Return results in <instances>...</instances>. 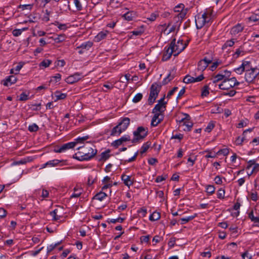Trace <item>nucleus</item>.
Returning <instances> with one entry per match:
<instances>
[{"label":"nucleus","mask_w":259,"mask_h":259,"mask_svg":"<svg viewBox=\"0 0 259 259\" xmlns=\"http://www.w3.org/2000/svg\"><path fill=\"white\" fill-rule=\"evenodd\" d=\"M94 146H83L77 148L78 151L75 153L73 158L79 161H87L93 158L97 153Z\"/></svg>","instance_id":"1"},{"label":"nucleus","mask_w":259,"mask_h":259,"mask_svg":"<svg viewBox=\"0 0 259 259\" xmlns=\"http://www.w3.org/2000/svg\"><path fill=\"white\" fill-rule=\"evenodd\" d=\"M212 20V10H207L204 13H198L195 16V23L197 29H201L205 25L209 26Z\"/></svg>","instance_id":"2"},{"label":"nucleus","mask_w":259,"mask_h":259,"mask_svg":"<svg viewBox=\"0 0 259 259\" xmlns=\"http://www.w3.org/2000/svg\"><path fill=\"white\" fill-rule=\"evenodd\" d=\"M161 85L157 83H153L150 87V94L148 101L149 105H152L157 98Z\"/></svg>","instance_id":"3"},{"label":"nucleus","mask_w":259,"mask_h":259,"mask_svg":"<svg viewBox=\"0 0 259 259\" xmlns=\"http://www.w3.org/2000/svg\"><path fill=\"white\" fill-rule=\"evenodd\" d=\"M185 5L183 4H180L174 8V11L179 13L174 19L178 23L179 21L182 20L185 17L187 13V9H185Z\"/></svg>","instance_id":"4"},{"label":"nucleus","mask_w":259,"mask_h":259,"mask_svg":"<svg viewBox=\"0 0 259 259\" xmlns=\"http://www.w3.org/2000/svg\"><path fill=\"white\" fill-rule=\"evenodd\" d=\"M240 84L239 82L237 81L235 77L231 78H225L221 83L219 84V89L222 90H228Z\"/></svg>","instance_id":"5"},{"label":"nucleus","mask_w":259,"mask_h":259,"mask_svg":"<svg viewBox=\"0 0 259 259\" xmlns=\"http://www.w3.org/2000/svg\"><path fill=\"white\" fill-rule=\"evenodd\" d=\"M135 138L132 140L133 143H137L139 140L144 139L148 134V128L143 126H139L137 130L134 132Z\"/></svg>","instance_id":"6"},{"label":"nucleus","mask_w":259,"mask_h":259,"mask_svg":"<svg viewBox=\"0 0 259 259\" xmlns=\"http://www.w3.org/2000/svg\"><path fill=\"white\" fill-rule=\"evenodd\" d=\"M247 69L245 71V79L246 81L251 83L254 81L259 72H257L256 68H252L250 64L248 65Z\"/></svg>","instance_id":"7"},{"label":"nucleus","mask_w":259,"mask_h":259,"mask_svg":"<svg viewBox=\"0 0 259 259\" xmlns=\"http://www.w3.org/2000/svg\"><path fill=\"white\" fill-rule=\"evenodd\" d=\"M248 217L251 222L254 223H259V206H256L254 210L249 213ZM257 226H259V225H257Z\"/></svg>","instance_id":"8"},{"label":"nucleus","mask_w":259,"mask_h":259,"mask_svg":"<svg viewBox=\"0 0 259 259\" xmlns=\"http://www.w3.org/2000/svg\"><path fill=\"white\" fill-rule=\"evenodd\" d=\"M204 79V76L202 74L200 75L197 77H194L190 75H187L183 79V82L186 83H190L195 82H199Z\"/></svg>","instance_id":"9"},{"label":"nucleus","mask_w":259,"mask_h":259,"mask_svg":"<svg viewBox=\"0 0 259 259\" xmlns=\"http://www.w3.org/2000/svg\"><path fill=\"white\" fill-rule=\"evenodd\" d=\"M212 62V60L207 59L205 57L203 59L201 60L198 63L197 69L199 71H204L209 64Z\"/></svg>","instance_id":"10"},{"label":"nucleus","mask_w":259,"mask_h":259,"mask_svg":"<svg viewBox=\"0 0 259 259\" xmlns=\"http://www.w3.org/2000/svg\"><path fill=\"white\" fill-rule=\"evenodd\" d=\"M82 77L81 74L75 73L73 75L68 76L66 79V82L69 84H72L81 79Z\"/></svg>","instance_id":"11"},{"label":"nucleus","mask_w":259,"mask_h":259,"mask_svg":"<svg viewBox=\"0 0 259 259\" xmlns=\"http://www.w3.org/2000/svg\"><path fill=\"white\" fill-rule=\"evenodd\" d=\"M130 123V119L128 117L123 118L121 121L118 124L119 126V133L125 131Z\"/></svg>","instance_id":"12"},{"label":"nucleus","mask_w":259,"mask_h":259,"mask_svg":"<svg viewBox=\"0 0 259 259\" xmlns=\"http://www.w3.org/2000/svg\"><path fill=\"white\" fill-rule=\"evenodd\" d=\"M250 62L247 61H243L241 65L237 68L234 69V71L238 74H241L244 71H245L248 67V65H250Z\"/></svg>","instance_id":"13"},{"label":"nucleus","mask_w":259,"mask_h":259,"mask_svg":"<svg viewBox=\"0 0 259 259\" xmlns=\"http://www.w3.org/2000/svg\"><path fill=\"white\" fill-rule=\"evenodd\" d=\"M253 166V168L250 174H248V176L251 175L253 172H256L259 170V164L255 163L254 160H249L248 162V165L246 167L247 169H250Z\"/></svg>","instance_id":"14"},{"label":"nucleus","mask_w":259,"mask_h":259,"mask_svg":"<svg viewBox=\"0 0 259 259\" xmlns=\"http://www.w3.org/2000/svg\"><path fill=\"white\" fill-rule=\"evenodd\" d=\"M176 40V38H174L169 45V48H171V50H172L174 52V56H178L182 52V49L179 48Z\"/></svg>","instance_id":"15"},{"label":"nucleus","mask_w":259,"mask_h":259,"mask_svg":"<svg viewBox=\"0 0 259 259\" xmlns=\"http://www.w3.org/2000/svg\"><path fill=\"white\" fill-rule=\"evenodd\" d=\"M131 140L130 136L128 135H124L121 137L120 139L114 141L112 145L115 148H117L119 146L121 145L123 142L130 141Z\"/></svg>","instance_id":"16"},{"label":"nucleus","mask_w":259,"mask_h":259,"mask_svg":"<svg viewBox=\"0 0 259 259\" xmlns=\"http://www.w3.org/2000/svg\"><path fill=\"white\" fill-rule=\"evenodd\" d=\"M172 54L174 55V52L171 48H169V46L165 47L164 50V53L163 54L162 60L163 61L169 60Z\"/></svg>","instance_id":"17"},{"label":"nucleus","mask_w":259,"mask_h":259,"mask_svg":"<svg viewBox=\"0 0 259 259\" xmlns=\"http://www.w3.org/2000/svg\"><path fill=\"white\" fill-rule=\"evenodd\" d=\"M17 80V77L15 75H10L7 77L5 79L2 81L4 85L8 87L12 84L15 83Z\"/></svg>","instance_id":"18"},{"label":"nucleus","mask_w":259,"mask_h":259,"mask_svg":"<svg viewBox=\"0 0 259 259\" xmlns=\"http://www.w3.org/2000/svg\"><path fill=\"white\" fill-rule=\"evenodd\" d=\"M166 106L164 105V104H157L154 108L152 110V113H160V115H161V113L163 112L165 109Z\"/></svg>","instance_id":"19"},{"label":"nucleus","mask_w":259,"mask_h":259,"mask_svg":"<svg viewBox=\"0 0 259 259\" xmlns=\"http://www.w3.org/2000/svg\"><path fill=\"white\" fill-rule=\"evenodd\" d=\"M175 71L174 69H172L171 71L169 72L167 76L163 79L162 80V84L165 85L167 84L169 82H170L171 80H172L175 76Z\"/></svg>","instance_id":"20"},{"label":"nucleus","mask_w":259,"mask_h":259,"mask_svg":"<svg viewBox=\"0 0 259 259\" xmlns=\"http://www.w3.org/2000/svg\"><path fill=\"white\" fill-rule=\"evenodd\" d=\"M59 211V209H55L53 211L50 212V215L52 217L53 220L58 221L61 220L62 216Z\"/></svg>","instance_id":"21"},{"label":"nucleus","mask_w":259,"mask_h":259,"mask_svg":"<svg viewBox=\"0 0 259 259\" xmlns=\"http://www.w3.org/2000/svg\"><path fill=\"white\" fill-rule=\"evenodd\" d=\"M160 116V113H155L153 117L151 124L153 126H157L160 122L162 120V118H159V117Z\"/></svg>","instance_id":"22"},{"label":"nucleus","mask_w":259,"mask_h":259,"mask_svg":"<svg viewBox=\"0 0 259 259\" xmlns=\"http://www.w3.org/2000/svg\"><path fill=\"white\" fill-rule=\"evenodd\" d=\"M198 214L194 213L193 214L180 219V221L181 225H184L197 217Z\"/></svg>","instance_id":"23"},{"label":"nucleus","mask_w":259,"mask_h":259,"mask_svg":"<svg viewBox=\"0 0 259 259\" xmlns=\"http://www.w3.org/2000/svg\"><path fill=\"white\" fill-rule=\"evenodd\" d=\"M243 29V27L240 24H238L235 26L233 27L231 29V33L233 35H236L238 33L241 32Z\"/></svg>","instance_id":"24"},{"label":"nucleus","mask_w":259,"mask_h":259,"mask_svg":"<svg viewBox=\"0 0 259 259\" xmlns=\"http://www.w3.org/2000/svg\"><path fill=\"white\" fill-rule=\"evenodd\" d=\"M108 33L109 32L107 30L101 31L95 36V40L97 42H99L104 39Z\"/></svg>","instance_id":"25"},{"label":"nucleus","mask_w":259,"mask_h":259,"mask_svg":"<svg viewBox=\"0 0 259 259\" xmlns=\"http://www.w3.org/2000/svg\"><path fill=\"white\" fill-rule=\"evenodd\" d=\"M51 1V0H35L33 5L37 8H43Z\"/></svg>","instance_id":"26"},{"label":"nucleus","mask_w":259,"mask_h":259,"mask_svg":"<svg viewBox=\"0 0 259 259\" xmlns=\"http://www.w3.org/2000/svg\"><path fill=\"white\" fill-rule=\"evenodd\" d=\"M93 45V43L92 41H88L82 43L80 46L77 47L76 49L82 48L84 50H89Z\"/></svg>","instance_id":"27"},{"label":"nucleus","mask_w":259,"mask_h":259,"mask_svg":"<svg viewBox=\"0 0 259 259\" xmlns=\"http://www.w3.org/2000/svg\"><path fill=\"white\" fill-rule=\"evenodd\" d=\"M110 151L109 150H107L101 153V154L99 155V158L98 160L99 161H105L107 159H108L110 157V155L109 154L110 153Z\"/></svg>","instance_id":"28"},{"label":"nucleus","mask_w":259,"mask_h":259,"mask_svg":"<svg viewBox=\"0 0 259 259\" xmlns=\"http://www.w3.org/2000/svg\"><path fill=\"white\" fill-rule=\"evenodd\" d=\"M75 146V143L73 142H69L63 144L61 147L62 148L63 152L66 151L67 150L72 149Z\"/></svg>","instance_id":"29"},{"label":"nucleus","mask_w":259,"mask_h":259,"mask_svg":"<svg viewBox=\"0 0 259 259\" xmlns=\"http://www.w3.org/2000/svg\"><path fill=\"white\" fill-rule=\"evenodd\" d=\"M23 196H22L20 197L21 202H20L19 200H18V206L20 207V208L21 209V210L24 209L26 208V205L25 204V203L26 201L27 200L26 195H25L24 197H23Z\"/></svg>","instance_id":"30"},{"label":"nucleus","mask_w":259,"mask_h":259,"mask_svg":"<svg viewBox=\"0 0 259 259\" xmlns=\"http://www.w3.org/2000/svg\"><path fill=\"white\" fill-rule=\"evenodd\" d=\"M160 218V214L159 212L157 211H154L152 214H151L149 216V220L151 221H157Z\"/></svg>","instance_id":"31"},{"label":"nucleus","mask_w":259,"mask_h":259,"mask_svg":"<svg viewBox=\"0 0 259 259\" xmlns=\"http://www.w3.org/2000/svg\"><path fill=\"white\" fill-rule=\"evenodd\" d=\"M112 185L111 184H105L103 187H102V191L97 193L96 194H104V195H105V194H107V191H105V190H107V189H109V192L110 193H111V191L110 190V188L111 187Z\"/></svg>","instance_id":"32"},{"label":"nucleus","mask_w":259,"mask_h":259,"mask_svg":"<svg viewBox=\"0 0 259 259\" xmlns=\"http://www.w3.org/2000/svg\"><path fill=\"white\" fill-rule=\"evenodd\" d=\"M121 179L123 181L124 184L127 186L131 185L133 184L131 180V177L126 175H122Z\"/></svg>","instance_id":"33"},{"label":"nucleus","mask_w":259,"mask_h":259,"mask_svg":"<svg viewBox=\"0 0 259 259\" xmlns=\"http://www.w3.org/2000/svg\"><path fill=\"white\" fill-rule=\"evenodd\" d=\"M224 79L225 78L224 76H223V73H219L213 77V78L212 79V82L213 83H215L221 80H224Z\"/></svg>","instance_id":"34"},{"label":"nucleus","mask_w":259,"mask_h":259,"mask_svg":"<svg viewBox=\"0 0 259 259\" xmlns=\"http://www.w3.org/2000/svg\"><path fill=\"white\" fill-rule=\"evenodd\" d=\"M150 145H151L150 142H147L146 143H144L141 147L140 153L141 154H143L144 153H145L147 151V150L149 148Z\"/></svg>","instance_id":"35"},{"label":"nucleus","mask_w":259,"mask_h":259,"mask_svg":"<svg viewBox=\"0 0 259 259\" xmlns=\"http://www.w3.org/2000/svg\"><path fill=\"white\" fill-rule=\"evenodd\" d=\"M107 196V195H94L92 198V202L96 203V201H102Z\"/></svg>","instance_id":"36"},{"label":"nucleus","mask_w":259,"mask_h":259,"mask_svg":"<svg viewBox=\"0 0 259 259\" xmlns=\"http://www.w3.org/2000/svg\"><path fill=\"white\" fill-rule=\"evenodd\" d=\"M55 96L57 100L64 99L67 97V95L66 94L61 93L59 91H56L55 92Z\"/></svg>","instance_id":"37"},{"label":"nucleus","mask_w":259,"mask_h":259,"mask_svg":"<svg viewBox=\"0 0 259 259\" xmlns=\"http://www.w3.org/2000/svg\"><path fill=\"white\" fill-rule=\"evenodd\" d=\"M89 139V136H83L82 137H78L74 140V141L73 142V143H75V146L78 143H82L85 141V140Z\"/></svg>","instance_id":"38"},{"label":"nucleus","mask_w":259,"mask_h":259,"mask_svg":"<svg viewBox=\"0 0 259 259\" xmlns=\"http://www.w3.org/2000/svg\"><path fill=\"white\" fill-rule=\"evenodd\" d=\"M32 160V158L30 157H27V158H24L19 161H17L14 162L15 165L25 164L27 162H30Z\"/></svg>","instance_id":"39"},{"label":"nucleus","mask_w":259,"mask_h":259,"mask_svg":"<svg viewBox=\"0 0 259 259\" xmlns=\"http://www.w3.org/2000/svg\"><path fill=\"white\" fill-rule=\"evenodd\" d=\"M119 126L117 124L116 126L114 127L112 130L111 133L110 135L111 136H114L116 135L119 136L121 133H119Z\"/></svg>","instance_id":"40"},{"label":"nucleus","mask_w":259,"mask_h":259,"mask_svg":"<svg viewBox=\"0 0 259 259\" xmlns=\"http://www.w3.org/2000/svg\"><path fill=\"white\" fill-rule=\"evenodd\" d=\"M183 122V125H185L186 127V128H184V131H190L191 130V128L193 126V123L190 121H185Z\"/></svg>","instance_id":"41"},{"label":"nucleus","mask_w":259,"mask_h":259,"mask_svg":"<svg viewBox=\"0 0 259 259\" xmlns=\"http://www.w3.org/2000/svg\"><path fill=\"white\" fill-rule=\"evenodd\" d=\"M209 94V87L208 85H205L204 86L203 89H202L201 92V97H206Z\"/></svg>","instance_id":"42"},{"label":"nucleus","mask_w":259,"mask_h":259,"mask_svg":"<svg viewBox=\"0 0 259 259\" xmlns=\"http://www.w3.org/2000/svg\"><path fill=\"white\" fill-rule=\"evenodd\" d=\"M65 38L64 34H60L58 35L56 37L54 38L53 39L56 42L59 43L65 40Z\"/></svg>","instance_id":"43"},{"label":"nucleus","mask_w":259,"mask_h":259,"mask_svg":"<svg viewBox=\"0 0 259 259\" xmlns=\"http://www.w3.org/2000/svg\"><path fill=\"white\" fill-rule=\"evenodd\" d=\"M63 160H60L58 159H54L52 160H50L48 161L49 166H57L60 162H62Z\"/></svg>","instance_id":"44"},{"label":"nucleus","mask_w":259,"mask_h":259,"mask_svg":"<svg viewBox=\"0 0 259 259\" xmlns=\"http://www.w3.org/2000/svg\"><path fill=\"white\" fill-rule=\"evenodd\" d=\"M137 212L140 214L142 217H145L147 213V210L146 208L143 207L139 209Z\"/></svg>","instance_id":"45"},{"label":"nucleus","mask_w":259,"mask_h":259,"mask_svg":"<svg viewBox=\"0 0 259 259\" xmlns=\"http://www.w3.org/2000/svg\"><path fill=\"white\" fill-rule=\"evenodd\" d=\"M143 97V95L141 93H138L136 94L133 99V102L134 103H138L141 100Z\"/></svg>","instance_id":"46"},{"label":"nucleus","mask_w":259,"mask_h":259,"mask_svg":"<svg viewBox=\"0 0 259 259\" xmlns=\"http://www.w3.org/2000/svg\"><path fill=\"white\" fill-rule=\"evenodd\" d=\"M177 42L179 48L182 49V52L186 48L187 46L186 43H184L182 39H179Z\"/></svg>","instance_id":"47"},{"label":"nucleus","mask_w":259,"mask_h":259,"mask_svg":"<svg viewBox=\"0 0 259 259\" xmlns=\"http://www.w3.org/2000/svg\"><path fill=\"white\" fill-rule=\"evenodd\" d=\"M234 41L233 40V39H231V40H227L225 44L222 47V49H226L228 47H232L234 45Z\"/></svg>","instance_id":"48"},{"label":"nucleus","mask_w":259,"mask_h":259,"mask_svg":"<svg viewBox=\"0 0 259 259\" xmlns=\"http://www.w3.org/2000/svg\"><path fill=\"white\" fill-rule=\"evenodd\" d=\"M38 128H39V127H38V125L35 123H33L32 124L28 126V130L30 132H36L38 130Z\"/></svg>","instance_id":"49"},{"label":"nucleus","mask_w":259,"mask_h":259,"mask_svg":"<svg viewBox=\"0 0 259 259\" xmlns=\"http://www.w3.org/2000/svg\"><path fill=\"white\" fill-rule=\"evenodd\" d=\"M33 5V4L28 5H20L18 6V8H21L22 10H24L25 9H29L31 10L32 9V7Z\"/></svg>","instance_id":"50"},{"label":"nucleus","mask_w":259,"mask_h":259,"mask_svg":"<svg viewBox=\"0 0 259 259\" xmlns=\"http://www.w3.org/2000/svg\"><path fill=\"white\" fill-rule=\"evenodd\" d=\"M206 191L207 193L212 194L215 191V188L213 185H208L206 187Z\"/></svg>","instance_id":"51"},{"label":"nucleus","mask_w":259,"mask_h":259,"mask_svg":"<svg viewBox=\"0 0 259 259\" xmlns=\"http://www.w3.org/2000/svg\"><path fill=\"white\" fill-rule=\"evenodd\" d=\"M245 140V136H243V137H240V136H239L236 138L235 140V144L236 145H242V143Z\"/></svg>","instance_id":"52"},{"label":"nucleus","mask_w":259,"mask_h":259,"mask_svg":"<svg viewBox=\"0 0 259 259\" xmlns=\"http://www.w3.org/2000/svg\"><path fill=\"white\" fill-rule=\"evenodd\" d=\"M124 219L120 217H118L117 219H109V222L111 223H116V222L122 223L124 221Z\"/></svg>","instance_id":"53"},{"label":"nucleus","mask_w":259,"mask_h":259,"mask_svg":"<svg viewBox=\"0 0 259 259\" xmlns=\"http://www.w3.org/2000/svg\"><path fill=\"white\" fill-rule=\"evenodd\" d=\"M214 123L213 121H210L208 124L207 127L205 128V131L207 132H210L214 128Z\"/></svg>","instance_id":"54"},{"label":"nucleus","mask_w":259,"mask_h":259,"mask_svg":"<svg viewBox=\"0 0 259 259\" xmlns=\"http://www.w3.org/2000/svg\"><path fill=\"white\" fill-rule=\"evenodd\" d=\"M54 24L55 25L58 26V27L60 30H66L67 29L66 25L65 24H60L58 21H56Z\"/></svg>","instance_id":"55"},{"label":"nucleus","mask_w":259,"mask_h":259,"mask_svg":"<svg viewBox=\"0 0 259 259\" xmlns=\"http://www.w3.org/2000/svg\"><path fill=\"white\" fill-rule=\"evenodd\" d=\"M221 63V61H216L212 63V64L209 67V69L211 71H214L217 68L219 64Z\"/></svg>","instance_id":"56"},{"label":"nucleus","mask_w":259,"mask_h":259,"mask_svg":"<svg viewBox=\"0 0 259 259\" xmlns=\"http://www.w3.org/2000/svg\"><path fill=\"white\" fill-rule=\"evenodd\" d=\"M51 63L52 61L50 60H45L40 63V66L47 67L49 66Z\"/></svg>","instance_id":"57"},{"label":"nucleus","mask_w":259,"mask_h":259,"mask_svg":"<svg viewBox=\"0 0 259 259\" xmlns=\"http://www.w3.org/2000/svg\"><path fill=\"white\" fill-rule=\"evenodd\" d=\"M74 3L77 11H81L82 10V6L79 0H74Z\"/></svg>","instance_id":"58"},{"label":"nucleus","mask_w":259,"mask_h":259,"mask_svg":"<svg viewBox=\"0 0 259 259\" xmlns=\"http://www.w3.org/2000/svg\"><path fill=\"white\" fill-rule=\"evenodd\" d=\"M149 239H150L149 235L142 236L140 237V241L142 243H143V242L148 243L149 241Z\"/></svg>","instance_id":"59"},{"label":"nucleus","mask_w":259,"mask_h":259,"mask_svg":"<svg viewBox=\"0 0 259 259\" xmlns=\"http://www.w3.org/2000/svg\"><path fill=\"white\" fill-rule=\"evenodd\" d=\"M61 77V75L60 74H56L55 76L52 77V78L51 79V81L58 82L60 80Z\"/></svg>","instance_id":"60"},{"label":"nucleus","mask_w":259,"mask_h":259,"mask_svg":"<svg viewBox=\"0 0 259 259\" xmlns=\"http://www.w3.org/2000/svg\"><path fill=\"white\" fill-rule=\"evenodd\" d=\"M176 238L175 237H171V238H170L168 242V246L170 247H174L176 243Z\"/></svg>","instance_id":"61"},{"label":"nucleus","mask_w":259,"mask_h":259,"mask_svg":"<svg viewBox=\"0 0 259 259\" xmlns=\"http://www.w3.org/2000/svg\"><path fill=\"white\" fill-rule=\"evenodd\" d=\"M184 117L182 118L181 120H180V122H184L185 121H189L190 120L191 117L190 115L188 114L187 113H184L183 114Z\"/></svg>","instance_id":"62"},{"label":"nucleus","mask_w":259,"mask_h":259,"mask_svg":"<svg viewBox=\"0 0 259 259\" xmlns=\"http://www.w3.org/2000/svg\"><path fill=\"white\" fill-rule=\"evenodd\" d=\"M243 259H251V256L249 254L247 251H245L241 254Z\"/></svg>","instance_id":"63"},{"label":"nucleus","mask_w":259,"mask_h":259,"mask_svg":"<svg viewBox=\"0 0 259 259\" xmlns=\"http://www.w3.org/2000/svg\"><path fill=\"white\" fill-rule=\"evenodd\" d=\"M250 20L254 22L259 21V14L256 13L255 15H252L250 17Z\"/></svg>","instance_id":"64"}]
</instances>
